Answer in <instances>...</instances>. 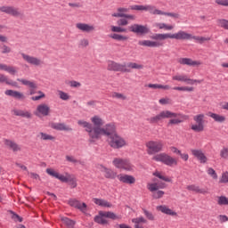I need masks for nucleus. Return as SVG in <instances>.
<instances>
[{"mask_svg": "<svg viewBox=\"0 0 228 228\" xmlns=\"http://www.w3.org/2000/svg\"><path fill=\"white\" fill-rule=\"evenodd\" d=\"M152 40H140L138 42V45L142 47H163V40H167L170 38L171 40H191V34L180 30L176 33H164V34H155L151 37Z\"/></svg>", "mask_w": 228, "mask_h": 228, "instance_id": "nucleus-1", "label": "nucleus"}, {"mask_svg": "<svg viewBox=\"0 0 228 228\" xmlns=\"http://www.w3.org/2000/svg\"><path fill=\"white\" fill-rule=\"evenodd\" d=\"M164 118H170L167 126H179V124H183V120H188V117L183 114L175 113L170 110H162L159 114L147 118V122L149 124H158L164 120Z\"/></svg>", "mask_w": 228, "mask_h": 228, "instance_id": "nucleus-2", "label": "nucleus"}, {"mask_svg": "<svg viewBox=\"0 0 228 228\" xmlns=\"http://www.w3.org/2000/svg\"><path fill=\"white\" fill-rule=\"evenodd\" d=\"M94 136L93 139V143L101 140L102 136H107L110 138L117 134V125L115 123H108L102 127H94Z\"/></svg>", "mask_w": 228, "mask_h": 228, "instance_id": "nucleus-3", "label": "nucleus"}, {"mask_svg": "<svg viewBox=\"0 0 228 228\" xmlns=\"http://www.w3.org/2000/svg\"><path fill=\"white\" fill-rule=\"evenodd\" d=\"M108 218H110V220H120V216L111 211L100 210L98 215L94 216V221L100 225H108V224H110Z\"/></svg>", "mask_w": 228, "mask_h": 228, "instance_id": "nucleus-4", "label": "nucleus"}, {"mask_svg": "<svg viewBox=\"0 0 228 228\" xmlns=\"http://www.w3.org/2000/svg\"><path fill=\"white\" fill-rule=\"evenodd\" d=\"M166 185L165 183H158L156 178L153 179L152 183H147V188L149 191H151L152 194L153 199H161L163 195H165V191H158V190H163L165 189Z\"/></svg>", "mask_w": 228, "mask_h": 228, "instance_id": "nucleus-5", "label": "nucleus"}, {"mask_svg": "<svg viewBox=\"0 0 228 228\" xmlns=\"http://www.w3.org/2000/svg\"><path fill=\"white\" fill-rule=\"evenodd\" d=\"M108 144L111 149H123V147H127L129 142L124 137L116 134L107 139Z\"/></svg>", "mask_w": 228, "mask_h": 228, "instance_id": "nucleus-6", "label": "nucleus"}, {"mask_svg": "<svg viewBox=\"0 0 228 228\" xmlns=\"http://www.w3.org/2000/svg\"><path fill=\"white\" fill-rule=\"evenodd\" d=\"M112 164L116 168L126 170V172H133V170H134V167L132 166L129 159H126L115 158L112 160Z\"/></svg>", "mask_w": 228, "mask_h": 228, "instance_id": "nucleus-7", "label": "nucleus"}, {"mask_svg": "<svg viewBox=\"0 0 228 228\" xmlns=\"http://www.w3.org/2000/svg\"><path fill=\"white\" fill-rule=\"evenodd\" d=\"M152 159L154 161H160V163H164V165H167V167H174L177 165V159L167 153L157 154L152 158Z\"/></svg>", "mask_w": 228, "mask_h": 228, "instance_id": "nucleus-8", "label": "nucleus"}, {"mask_svg": "<svg viewBox=\"0 0 228 228\" xmlns=\"http://www.w3.org/2000/svg\"><path fill=\"white\" fill-rule=\"evenodd\" d=\"M34 115L38 117V118H42V117H49L51 115V106L45 102L39 103L34 110Z\"/></svg>", "mask_w": 228, "mask_h": 228, "instance_id": "nucleus-9", "label": "nucleus"}, {"mask_svg": "<svg viewBox=\"0 0 228 228\" xmlns=\"http://www.w3.org/2000/svg\"><path fill=\"white\" fill-rule=\"evenodd\" d=\"M173 81H178L180 83H186L187 85H200L203 80H198V79H192L188 77L186 74H179L177 73L176 75L172 77Z\"/></svg>", "mask_w": 228, "mask_h": 228, "instance_id": "nucleus-10", "label": "nucleus"}, {"mask_svg": "<svg viewBox=\"0 0 228 228\" xmlns=\"http://www.w3.org/2000/svg\"><path fill=\"white\" fill-rule=\"evenodd\" d=\"M148 154H156L163 151V142L161 141H150L146 142Z\"/></svg>", "mask_w": 228, "mask_h": 228, "instance_id": "nucleus-11", "label": "nucleus"}, {"mask_svg": "<svg viewBox=\"0 0 228 228\" xmlns=\"http://www.w3.org/2000/svg\"><path fill=\"white\" fill-rule=\"evenodd\" d=\"M77 125L80 127H83L84 129H86V133H88L89 142L91 143H94V136L95 134V133L94 131H95V127H94L92 123L85 121L84 119H79L77 121Z\"/></svg>", "mask_w": 228, "mask_h": 228, "instance_id": "nucleus-12", "label": "nucleus"}, {"mask_svg": "<svg viewBox=\"0 0 228 228\" xmlns=\"http://www.w3.org/2000/svg\"><path fill=\"white\" fill-rule=\"evenodd\" d=\"M205 117L206 116L204 114H198L194 116L193 120L194 122H196V124L191 125V129H192V131H195V133H202V131H204Z\"/></svg>", "mask_w": 228, "mask_h": 228, "instance_id": "nucleus-13", "label": "nucleus"}, {"mask_svg": "<svg viewBox=\"0 0 228 228\" xmlns=\"http://www.w3.org/2000/svg\"><path fill=\"white\" fill-rule=\"evenodd\" d=\"M21 57L26 63H28V65H32L33 67H42V65H44V61L38 57L26 54L24 53H21Z\"/></svg>", "mask_w": 228, "mask_h": 228, "instance_id": "nucleus-14", "label": "nucleus"}, {"mask_svg": "<svg viewBox=\"0 0 228 228\" xmlns=\"http://www.w3.org/2000/svg\"><path fill=\"white\" fill-rule=\"evenodd\" d=\"M107 70L110 72H127L126 64H121L115 61H109L107 62Z\"/></svg>", "mask_w": 228, "mask_h": 228, "instance_id": "nucleus-15", "label": "nucleus"}, {"mask_svg": "<svg viewBox=\"0 0 228 228\" xmlns=\"http://www.w3.org/2000/svg\"><path fill=\"white\" fill-rule=\"evenodd\" d=\"M129 12V9L124 8V7H119L117 9L116 12H113L111 14V17H116L117 19L122 18V19H129V20H135L136 16L133 14H126Z\"/></svg>", "mask_w": 228, "mask_h": 228, "instance_id": "nucleus-16", "label": "nucleus"}, {"mask_svg": "<svg viewBox=\"0 0 228 228\" xmlns=\"http://www.w3.org/2000/svg\"><path fill=\"white\" fill-rule=\"evenodd\" d=\"M131 10H136L137 12H149L151 15H158V8L154 5H132L130 6Z\"/></svg>", "mask_w": 228, "mask_h": 228, "instance_id": "nucleus-17", "label": "nucleus"}, {"mask_svg": "<svg viewBox=\"0 0 228 228\" xmlns=\"http://www.w3.org/2000/svg\"><path fill=\"white\" fill-rule=\"evenodd\" d=\"M130 31L132 33H135L136 35H147L150 29L147 25H140V24H134L129 27Z\"/></svg>", "mask_w": 228, "mask_h": 228, "instance_id": "nucleus-18", "label": "nucleus"}, {"mask_svg": "<svg viewBox=\"0 0 228 228\" xmlns=\"http://www.w3.org/2000/svg\"><path fill=\"white\" fill-rule=\"evenodd\" d=\"M4 94L8 97H12V99H16V101H26V95L20 91L7 89L5 90Z\"/></svg>", "mask_w": 228, "mask_h": 228, "instance_id": "nucleus-19", "label": "nucleus"}, {"mask_svg": "<svg viewBox=\"0 0 228 228\" xmlns=\"http://www.w3.org/2000/svg\"><path fill=\"white\" fill-rule=\"evenodd\" d=\"M4 143L5 147L9 149V151H12V152H20V151H22V147L13 140L5 139Z\"/></svg>", "mask_w": 228, "mask_h": 228, "instance_id": "nucleus-20", "label": "nucleus"}, {"mask_svg": "<svg viewBox=\"0 0 228 228\" xmlns=\"http://www.w3.org/2000/svg\"><path fill=\"white\" fill-rule=\"evenodd\" d=\"M191 152L194 158L200 161L201 164H206L208 163V157L206 156V153L202 151V150H197V149H192L191 150Z\"/></svg>", "mask_w": 228, "mask_h": 228, "instance_id": "nucleus-21", "label": "nucleus"}, {"mask_svg": "<svg viewBox=\"0 0 228 228\" xmlns=\"http://www.w3.org/2000/svg\"><path fill=\"white\" fill-rule=\"evenodd\" d=\"M178 63H180V65H187L188 67H200V65H202V61H194L190 58H180Z\"/></svg>", "mask_w": 228, "mask_h": 228, "instance_id": "nucleus-22", "label": "nucleus"}, {"mask_svg": "<svg viewBox=\"0 0 228 228\" xmlns=\"http://www.w3.org/2000/svg\"><path fill=\"white\" fill-rule=\"evenodd\" d=\"M69 206H71V208H76L77 209H79V211H81L82 213H86L87 211V206L86 205V203H81V201L76 199L69 200Z\"/></svg>", "mask_w": 228, "mask_h": 228, "instance_id": "nucleus-23", "label": "nucleus"}, {"mask_svg": "<svg viewBox=\"0 0 228 228\" xmlns=\"http://www.w3.org/2000/svg\"><path fill=\"white\" fill-rule=\"evenodd\" d=\"M99 170L104 174V177L106 179H116L118 175H117V172L113 171L112 169H110L102 165H100L98 167Z\"/></svg>", "mask_w": 228, "mask_h": 228, "instance_id": "nucleus-24", "label": "nucleus"}, {"mask_svg": "<svg viewBox=\"0 0 228 228\" xmlns=\"http://www.w3.org/2000/svg\"><path fill=\"white\" fill-rule=\"evenodd\" d=\"M76 28L77 29H79V31H82L83 33H94V31H95V26L92 24L77 23Z\"/></svg>", "mask_w": 228, "mask_h": 228, "instance_id": "nucleus-25", "label": "nucleus"}, {"mask_svg": "<svg viewBox=\"0 0 228 228\" xmlns=\"http://www.w3.org/2000/svg\"><path fill=\"white\" fill-rule=\"evenodd\" d=\"M118 179L125 184H134L136 183V178L131 175L119 174L118 175Z\"/></svg>", "mask_w": 228, "mask_h": 228, "instance_id": "nucleus-26", "label": "nucleus"}, {"mask_svg": "<svg viewBox=\"0 0 228 228\" xmlns=\"http://www.w3.org/2000/svg\"><path fill=\"white\" fill-rule=\"evenodd\" d=\"M0 11L8 13V15H12V17H19L20 15V12L15 7L3 6L0 8Z\"/></svg>", "mask_w": 228, "mask_h": 228, "instance_id": "nucleus-27", "label": "nucleus"}, {"mask_svg": "<svg viewBox=\"0 0 228 228\" xmlns=\"http://www.w3.org/2000/svg\"><path fill=\"white\" fill-rule=\"evenodd\" d=\"M90 121L94 127H102L105 124L104 118H102V117H101L100 115H94L93 117H91Z\"/></svg>", "mask_w": 228, "mask_h": 228, "instance_id": "nucleus-28", "label": "nucleus"}, {"mask_svg": "<svg viewBox=\"0 0 228 228\" xmlns=\"http://www.w3.org/2000/svg\"><path fill=\"white\" fill-rule=\"evenodd\" d=\"M208 117H210V118H213L214 122H217L218 124H224L227 121V117L222 114L208 112Z\"/></svg>", "mask_w": 228, "mask_h": 228, "instance_id": "nucleus-29", "label": "nucleus"}, {"mask_svg": "<svg viewBox=\"0 0 228 228\" xmlns=\"http://www.w3.org/2000/svg\"><path fill=\"white\" fill-rule=\"evenodd\" d=\"M189 191H194V193H200L201 195H207L208 193V189L200 188L199 185L191 184L186 187Z\"/></svg>", "mask_w": 228, "mask_h": 228, "instance_id": "nucleus-30", "label": "nucleus"}, {"mask_svg": "<svg viewBox=\"0 0 228 228\" xmlns=\"http://www.w3.org/2000/svg\"><path fill=\"white\" fill-rule=\"evenodd\" d=\"M0 83H4L9 86H13L14 88H19V84L16 81H12V79L8 78V76L4 74H0Z\"/></svg>", "mask_w": 228, "mask_h": 228, "instance_id": "nucleus-31", "label": "nucleus"}, {"mask_svg": "<svg viewBox=\"0 0 228 228\" xmlns=\"http://www.w3.org/2000/svg\"><path fill=\"white\" fill-rule=\"evenodd\" d=\"M0 70L8 72V74H11V76H15V74H17L18 72L17 68L8 64H4V63H0Z\"/></svg>", "mask_w": 228, "mask_h": 228, "instance_id": "nucleus-32", "label": "nucleus"}, {"mask_svg": "<svg viewBox=\"0 0 228 228\" xmlns=\"http://www.w3.org/2000/svg\"><path fill=\"white\" fill-rule=\"evenodd\" d=\"M157 211L164 213V215H169V216H177V212L170 209L168 207L162 205L157 207Z\"/></svg>", "mask_w": 228, "mask_h": 228, "instance_id": "nucleus-33", "label": "nucleus"}, {"mask_svg": "<svg viewBox=\"0 0 228 228\" xmlns=\"http://www.w3.org/2000/svg\"><path fill=\"white\" fill-rule=\"evenodd\" d=\"M93 202H94L96 206H100L101 208H113V204L106 200L94 198L93 199Z\"/></svg>", "mask_w": 228, "mask_h": 228, "instance_id": "nucleus-34", "label": "nucleus"}, {"mask_svg": "<svg viewBox=\"0 0 228 228\" xmlns=\"http://www.w3.org/2000/svg\"><path fill=\"white\" fill-rule=\"evenodd\" d=\"M19 83H21L24 86H28V88H38L37 82L33 80H28L26 78H17Z\"/></svg>", "mask_w": 228, "mask_h": 228, "instance_id": "nucleus-35", "label": "nucleus"}, {"mask_svg": "<svg viewBox=\"0 0 228 228\" xmlns=\"http://www.w3.org/2000/svg\"><path fill=\"white\" fill-rule=\"evenodd\" d=\"M37 138H39V140H42L43 142H54L56 140V137H54L53 135L44 132H39L37 134Z\"/></svg>", "mask_w": 228, "mask_h": 228, "instance_id": "nucleus-36", "label": "nucleus"}, {"mask_svg": "<svg viewBox=\"0 0 228 228\" xmlns=\"http://www.w3.org/2000/svg\"><path fill=\"white\" fill-rule=\"evenodd\" d=\"M12 115H15V117H23L24 118H31V112L28 110H12Z\"/></svg>", "mask_w": 228, "mask_h": 228, "instance_id": "nucleus-37", "label": "nucleus"}, {"mask_svg": "<svg viewBox=\"0 0 228 228\" xmlns=\"http://www.w3.org/2000/svg\"><path fill=\"white\" fill-rule=\"evenodd\" d=\"M153 28H157V29H165V31H172V29H174V25H168L163 22H155L153 24Z\"/></svg>", "mask_w": 228, "mask_h": 228, "instance_id": "nucleus-38", "label": "nucleus"}, {"mask_svg": "<svg viewBox=\"0 0 228 228\" xmlns=\"http://www.w3.org/2000/svg\"><path fill=\"white\" fill-rule=\"evenodd\" d=\"M53 129H56L57 131H72L70 126L65 125V123H56L52 125Z\"/></svg>", "mask_w": 228, "mask_h": 228, "instance_id": "nucleus-39", "label": "nucleus"}, {"mask_svg": "<svg viewBox=\"0 0 228 228\" xmlns=\"http://www.w3.org/2000/svg\"><path fill=\"white\" fill-rule=\"evenodd\" d=\"M110 38H112L113 40H117L118 42H127V40H129V37L117 34V33L110 34Z\"/></svg>", "mask_w": 228, "mask_h": 228, "instance_id": "nucleus-40", "label": "nucleus"}, {"mask_svg": "<svg viewBox=\"0 0 228 228\" xmlns=\"http://www.w3.org/2000/svg\"><path fill=\"white\" fill-rule=\"evenodd\" d=\"M61 220L63 223V224L66 225L68 228H74V226L76 225V221L69 217L62 216L61 217Z\"/></svg>", "mask_w": 228, "mask_h": 228, "instance_id": "nucleus-41", "label": "nucleus"}, {"mask_svg": "<svg viewBox=\"0 0 228 228\" xmlns=\"http://www.w3.org/2000/svg\"><path fill=\"white\" fill-rule=\"evenodd\" d=\"M153 175H155V177H158L159 179H161L162 181H165V183H172L171 177H168V176L163 175L159 171L154 172Z\"/></svg>", "mask_w": 228, "mask_h": 228, "instance_id": "nucleus-42", "label": "nucleus"}, {"mask_svg": "<svg viewBox=\"0 0 228 228\" xmlns=\"http://www.w3.org/2000/svg\"><path fill=\"white\" fill-rule=\"evenodd\" d=\"M191 40H195L196 42H198V44H204V42H209V40H211V37H204L191 35Z\"/></svg>", "mask_w": 228, "mask_h": 228, "instance_id": "nucleus-43", "label": "nucleus"}, {"mask_svg": "<svg viewBox=\"0 0 228 228\" xmlns=\"http://www.w3.org/2000/svg\"><path fill=\"white\" fill-rule=\"evenodd\" d=\"M173 90H175L176 92H193L195 88L191 86H175L173 87Z\"/></svg>", "mask_w": 228, "mask_h": 228, "instance_id": "nucleus-44", "label": "nucleus"}, {"mask_svg": "<svg viewBox=\"0 0 228 228\" xmlns=\"http://www.w3.org/2000/svg\"><path fill=\"white\" fill-rule=\"evenodd\" d=\"M58 96L61 101H70V94L61 90L57 91Z\"/></svg>", "mask_w": 228, "mask_h": 228, "instance_id": "nucleus-45", "label": "nucleus"}, {"mask_svg": "<svg viewBox=\"0 0 228 228\" xmlns=\"http://www.w3.org/2000/svg\"><path fill=\"white\" fill-rule=\"evenodd\" d=\"M157 15H166L167 17H173L174 19H179V14L174 12H165L159 9L157 11Z\"/></svg>", "mask_w": 228, "mask_h": 228, "instance_id": "nucleus-46", "label": "nucleus"}, {"mask_svg": "<svg viewBox=\"0 0 228 228\" xmlns=\"http://www.w3.org/2000/svg\"><path fill=\"white\" fill-rule=\"evenodd\" d=\"M90 45V41L87 38H82L78 42V47L80 49H86Z\"/></svg>", "mask_w": 228, "mask_h": 228, "instance_id": "nucleus-47", "label": "nucleus"}, {"mask_svg": "<svg viewBox=\"0 0 228 228\" xmlns=\"http://www.w3.org/2000/svg\"><path fill=\"white\" fill-rule=\"evenodd\" d=\"M218 206H228V198L225 196L217 197Z\"/></svg>", "mask_w": 228, "mask_h": 228, "instance_id": "nucleus-48", "label": "nucleus"}, {"mask_svg": "<svg viewBox=\"0 0 228 228\" xmlns=\"http://www.w3.org/2000/svg\"><path fill=\"white\" fill-rule=\"evenodd\" d=\"M127 67L129 69H134L136 70H142V69H143V65L142 64L136 63V62H129L127 64Z\"/></svg>", "mask_w": 228, "mask_h": 228, "instance_id": "nucleus-49", "label": "nucleus"}, {"mask_svg": "<svg viewBox=\"0 0 228 228\" xmlns=\"http://www.w3.org/2000/svg\"><path fill=\"white\" fill-rule=\"evenodd\" d=\"M68 183L71 188H76L77 186V180L72 175H69V178L68 179Z\"/></svg>", "mask_w": 228, "mask_h": 228, "instance_id": "nucleus-50", "label": "nucleus"}, {"mask_svg": "<svg viewBox=\"0 0 228 228\" xmlns=\"http://www.w3.org/2000/svg\"><path fill=\"white\" fill-rule=\"evenodd\" d=\"M70 177V174L66 173L65 175H58L57 179L61 183H69V178Z\"/></svg>", "mask_w": 228, "mask_h": 228, "instance_id": "nucleus-51", "label": "nucleus"}, {"mask_svg": "<svg viewBox=\"0 0 228 228\" xmlns=\"http://www.w3.org/2000/svg\"><path fill=\"white\" fill-rule=\"evenodd\" d=\"M37 96H32L31 101H40L42 99H45V94L42 91H37Z\"/></svg>", "mask_w": 228, "mask_h": 228, "instance_id": "nucleus-52", "label": "nucleus"}, {"mask_svg": "<svg viewBox=\"0 0 228 228\" xmlns=\"http://www.w3.org/2000/svg\"><path fill=\"white\" fill-rule=\"evenodd\" d=\"M112 97L113 99H119L120 101H126V99H127V96H126L124 94H120L117 92L112 94Z\"/></svg>", "mask_w": 228, "mask_h": 228, "instance_id": "nucleus-53", "label": "nucleus"}, {"mask_svg": "<svg viewBox=\"0 0 228 228\" xmlns=\"http://www.w3.org/2000/svg\"><path fill=\"white\" fill-rule=\"evenodd\" d=\"M110 29L113 33H126V28L122 27L111 26Z\"/></svg>", "mask_w": 228, "mask_h": 228, "instance_id": "nucleus-54", "label": "nucleus"}, {"mask_svg": "<svg viewBox=\"0 0 228 228\" xmlns=\"http://www.w3.org/2000/svg\"><path fill=\"white\" fill-rule=\"evenodd\" d=\"M218 22V26H220V28H224V29H228V20L225 19H221L217 20Z\"/></svg>", "mask_w": 228, "mask_h": 228, "instance_id": "nucleus-55", "label": "nucleus"}, {"mask_svg": "<svg viewBox=\"0 0 228 228\" xmlns=\"http://www.w3.org/2000/svg\"><path fill=\"white\" fill-rule=\"evenodd\" d=\"M46 174H48V175H51L52 177H55V179H58V175H60V173L56 172L53 168H47Z\"/></svg>", "mask_w": 228, "mask_h": 228, "instance_id": "nucleus-56", "label": "nucleus"}, {"mask_svg": "<svg viewBox=\"0 0 228 228\" xmlns=\"http://www.w3.org/2000/svg\"><path fill=\"white\" fill-rule=\"evenodd\" d=\"M2 54H8L9 53H12V48L10 46H7L6 45H3L0 46Z\"/></svg>", "mask_w": 228, "mask_h": 228, "instance_id": "nucleus-57", "label": "nucleus"}, {"mask_svg": "<svg viewBox=\"0 0 228 228\" xmlns=\"http://www.w3.org/2000/svg\"><path fill=\"white\" fill-rule=\"evenodd\" d=\"M208 175H211L213 179H218V175H216V171L213 169L212 167H209L207 171Z\"/></svg>", "mask_w": 228, "mask_h": 228, "instance_id": "nucleus-58", "label": "nucleus"}, {"mask_svg": "<svg viewBox=\"0 0 228 228\" xmlns=\"http://www.w3.org/2000/svg\"><path fill=\"white\" fill-rule=\"evenodd\" d=\"M219 183H228V172L222 174Z\"/></svg>", "mask_w": 228, "mask_h": 228, "instance_id": "nucleus-59", "label": "nucleus"}, {"mask_svg": "<svg viewBox=\"0 0 228 228\" xmlns=\"http://www.w3.org/2000/svg\"><path fill=\"white\" fill-rule=\"evenodd\" d=\"M221 158H224V159H228V148H223L220 151Z\"/></svg>", "mask_w": 228, "mask_h": 228, "instance_id": "nucleus-60", "label": "nucleus"}, {"mask_svg": "<svg viewBox=\"0 0 228 228\" xmlns=\"http://www.w3.org/2000/svg\"><path fill=\"white\" fill-rule=\"evenodd\" d=\"M218 221L220 224H225V222H228V216L225 215H219L217 216Z\"/></svg>", "mask_w": 228, "mask_h": 228, "instance_id": "nucleus-61", "label": "nucleus"}, {"mask_svg": "<svg viewBox=\"0 0 228 228\" xmlns=\"http://www.w3.org/2000/svg\"><path fill=\"white\" fill-rule=\"evenodd\" d=\"M66 161H69V163H79V160L74 158V156H70V155L66 156Z\"/></svg>", "mask_w": 228, "mask_h": 228, "instance_id": "nucleus-62", "label": "nucleus"}, {"mask_svg": "<svg viewBox=\"0 0 228 228\" xmlns=\"http://www.w3.org/2000/svg\"><path fill=\"white\" fill-rule=\"evenodd\" d=\"M127 18H122L118 20V25L119 26H127L129 24V21L126 20Z\"/></svg>", "mask_w": 228, "mask_h": 228, "instance_id": "nucleus-63", "label": "nucleus"}, {"mask_svg": "<svg viewBox=\"0 0 228 228\" xmlns=\"http://www.w3.org/2000/svg\"><path fill=\"white\" fill-rule=\"evenodd\" d=\"M216 3L219 6H228V0H216Z\"/></svg>", "mask_w": 228, "mask_h": 228, "instance_id": "nucleus-64", "label": "nucleus"}]
</instances>
